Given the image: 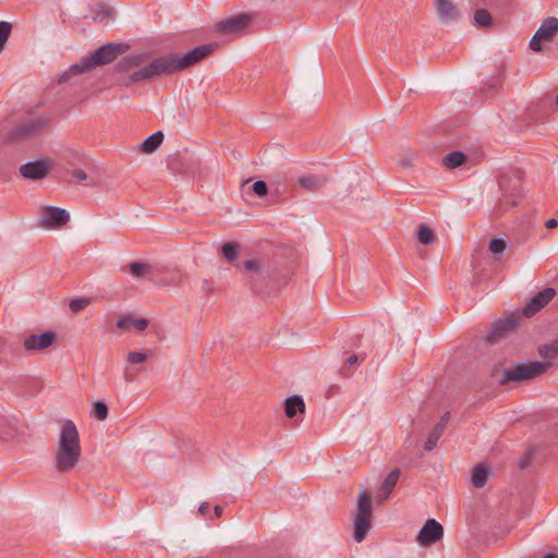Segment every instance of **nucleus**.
I'll list each match as a JSON object with an SVG mask.
<instances>
[{
  "label": "nucleus",
  "mask_w": 558,
  "mask_h": 558,
  "mask_svg": "<svg viewBox=\"0 0 558 558\" xmlns=\"http://www.w3.org/2000/svg\"><path fill=\"white\" fill-rule=\"evenodd\" d=\"M442 434L444 430L435 425L424 444V449L426 451H432L436 447Z\"/></svg>",
  "instance_id": "27"
},
{
  "label": "nucleus",
  "mask_w": 558,
  "mask_h": 558,
  "mask_svg": "<svg viewBox=\"0 0 558 558\" xmlns=\"http://www.w3.org/2000/svg\"><path fill=\"white\" fill-rule=\"evenodd\" d=\"M253 191L256 195H258L259 197H263V196L267 195L268 186H267L266 182L258 180V181L254 182Z\"/></svg>",
  "instance_id": "34"
},
{
  "label": "nucleus",
  "mask_w": 558,
  "mask_h": 558,
  "mask_svg": "<svg viewBox=\"0 0 558 558\" xmlns=\"http://www.w3.org/2000/svg\"><path fill=\"white\" fill-rule=\"evenodd\" d=\"M399 165L403 168H410L413 166V160L411 157H402L400 160H399Z\"/></svg>",
  "instance_id": "39"
},
{
  "label": "nucleus",
  "mask_w": 558,
  "mask_h": 558,
  "mask_svg": "<svg viewBox=\"0 0 558 558\" xmlns=\"http://www.w3.org/2000/svg\"><path fill=\"white\" fill-rule=\"evenodd\" d=\"M450 413L446 412L442 414V416L439 418L438 423L436 424L437 427H440L442 430H445V427L447 423L449 422Z\"/></svg>",
  "instance_id": "38"
},
{
  "label": "nucleus",
  "mask_w": 558,
  "mask_h": 558,
  "mask_svg": "<svg viewBox=\"0 0 558 558\" xmlns=\"http://www.w3.org/2000/svg\"><path fill=\"white\" fill-rule=\"evenodd\" d=\"M92 303L89 298H78L71 300L69 307L73 313H78L86 308Z\"/></svg>",
  "instance_id": "31"
},
{
  "label": "nucleus",
  "mask_w": 558,
  "mask_h": 558,
  "mask_svg": "<svg viewBox=\"0 0 558 558\" xmlns=\"http://www.w3.org/2000/svg\"><path fill=\"white\" fill-rule=\"evenodd\" d=\"M72 177L81 182H84L86 185L92 184L88 174L83 169H74L72 171Z\"/></svg>",
  "instance_id": "35"
},
{
  "label": "nucleus",
  "mask_w": 558,
  "mask_h": 558,
  "mask_svg": "<svg viewBox=\"0 0 558 558\" xmlns=\"http://www.w3.org/2000/svg\"><path fill=\"white\" fill-rule=\"evenodd\" d=\"M298 182L302 189L314 192L327 183V178L323 175H303L298 179Z\"/></svg>",
  "instance_id": "19"
},
{
  "label": "nucleus",
  "mask_w": 558,
  "mask_h": 558,
  "mask_svg": "<svg viewBox=\"0 0 558 558\" xmlns=\"http://www.w3.org/2000/svg\"><path fill=\"white\" fill-rule=\"evenodd\" d=\"M126 360L130 364H141L148 360V355L138 351L129 352Z\"/></svg>",
  "instance_id": "32"
},
{
  "label": "nucleus",
  "mask_w": 558,
  "mask_h": 558,
  "mask_svg": "<svg viewBox=\"0 0 558 558\" xmlns=\"http://www.w3.org/2000/svg\"><path fill=\"white\" fill-rule=\"evenodd\" d=\"M240 245L235 242H227L221 246V253L228 262H235L240 256Z\"/></svg>",
  "instance_id": "24"
},
{
  "label": "nucleus",
  "mask_w": 558,
  "mask_h": 558,
  "mask_svg": "<svg viewBox=\"0 0 558 558\" xmlns=\"http://www.w3.org/2000/svg\"><path fill=\"white\" fill-rule=\"evenodd\" d=\"M506 242L501 239H493L488 245L489 251L495 255L501 254L506 250Z\"/></svg>",
  "instance_id": "33"
},
{
  "label": "nucleus",
  "mask_w": 558,
  "mask_h": 558,
  "mask_svg": "<svg viewBox=\"0 0 558 558\" xmlns=\"http://www.w3.org/2000/svg\"><path fill=\"white\" fill-rule=\"evenodd\" d=\"M504 184H505V179L501 178L500 181H499V186H500L501 190H505Z\"/></svg>",
  "instance_id": "47"
},
{
  "label": "nucleus",
  "mask_w": 558,
  "mask_h": 558,
  "mask_svg": "<svg viewBox=\"0 0 558 558\" xmlns=\"http://www.w3.org/2000/svg\"><path fill=\"white\" fill-rule=\"evenodd\" d=\"M242 271L246 284L252 289L257 281H265L275 276V268L263 258L245 259L242 264Z\"/></svg>",
  "instance_id": "7"
},
{
  "label": "nucleus",
  "mask_w": 558,
  "mask_h": 558,
  "mask_svg": "<svg viewBox=\"0 0 558 558\" xmlns=\"http://www.w3.org/2000/svg\"><path fill=\"white\" fill-rule=\"evenodd\" d=\"M162 141L163 133L161 131H157L142 142L141 149L144 153H154L161 145Z\"/></svg>",
  "instance_id": "20"
},
{
  "label": "nucleus",
  "mask_w": 558,
  "mask_h": 558,
  "mask_svg": "<svg viewBox=\"0 0 558 558\" xmlns=\"http://www.w3.org/2000/svg\"><path fill=\"white\" fill-rule=\"evenodd\" d=\"M51 169L49 161L38 159L29 161L20 167V174L27 180L36 181L45 179Z\"/></svg>",
  "instance_id": "12"
},
{
  "label": "nucleus",
  "mask_w": 558,
  "mask_h": 558,
  "mask_svg": "<svg viewBox=\"0 0 558 558\" xmlns=\"http://www.w3.org/2000/svg\"><path fill=\"white\" fill-rule=\"evenodd\" d=\"M68 73L63 74L61 77H60V82H65L68 80Z\"/></svg>",
  "instance_id": "48"
},
{
  "label": "nucleus",
  "mask_w": 558,
  "mask_h": 558,
  "mask_svg": "<svg viewBox=\"0 0 558 558\" xmlns=\"http://www.w3.org/2000/svg\"><path fill=\"white\" fill-rule=\"evenodd\" d=\"M70 220V214L60 207L48 206L44 208L39 218V226L46 229H58L65 226Z\"/></svg>",
  "instance_id": "9"
},
{
  "label": "nucleus",
  "mask_w": 558,
  "mask_h": 558,
  "mask_svg": "<svg viewBox=\"0 0 558 558\" xmlns=\"http://www.w3.org/2000/svg\"><path fill=\"white\" fill-rule=\"evenodd\" d=\"M526 464H527V461H525V460H520V462H519V466H520L521 469L525 468V466H526Z\"/></svg>",
  "instance_id": "45"
},
{
  "label": "nucleus",
  "mask_w": 558,
  "mask_h": 558,
  "mask_svg": "<svg viewBox=\"0 0 558 558\" xmlns=\"http://www.w3.org/2000/svg\"><path fill=\"white\" fill-rule=\"evenodd\" d=\"M47 122L48 120L44 117H28L16 123V125L4 135V142L13 143L35 136L46 126Z\"/></svg>",
  "instance_id": "6"
},
{
  "label": "nucleus",
  "mask_w": 558,
  "mask_h": 558,
  "mask_svg": "<svg viewBox=\"0 0 558 558\" xmlns=\"http://www.w3.org/2000/svg\"><path fill=\"white\" fill-rule=\"evenodd\" d=\"M488 480V466L480 463L473 468L472 483L475 487H483Z\"/></svg>",
  "instance_id": "21"
},
{
  "label": "nucleus",
  "mask_w": 558,
  "mask_h": 558,
  "mask_svg": "<svg viewBox=\"0 0 558 558\" xmlns=\"http://www.w3.org/2000/svg\"><path fill=\"white\" fill-rule=\"evenodd\" d=\"M558 33V19L555 16H549L543 20L541 26L530 40V49L535 52L543 51L542 43L551 41L556 34Z\"/></svg>",
  "instance_id": "8"
},
{
  "label": "nucleus",
  "mask_w": 558,
  "mask_h": 558,
  "mask_svg": "<svg viewBox=\"0 0 558 558\" xmlns=\"http://www.w3.org/2000/svg\"><path fill=\"white\" fill-rule=\"evenodd\" d=\"M556 295V291L553 288H545L534 295L523 307L522 313L525 317H532L539 312L545 305H547Z\"/></svg>",
  "instance_id": "13"
},
{
  "label": "nucleus",
  "mask_w": 558,
  "mask_h": 558,
  "mask_svg": "<svg viewBox=\"0 0 558 558\" xmlns=\"http://www.w3.org/2000/svg\"><path fill=\"white\" fill-rule=\"evenodd\" d=\"M108 407L104 401H97L94 403L92 415L97 420L104 421L108 417Z\"/></svg>",
  "instance_id": "30"
},
{
  "label": "nucleus",
  "mask_w": 558,
  "mask_h": 558,
  "mask_svg": "<svg viewBox=\"0 0 558 558\" xmlns=\"http://www.w3.org/2000/svg\"><path fill=\"white\" fill-rule=\"evenodd\" d=\"M538 353L546 360H553L558 355V345L555 342L539 347Z\"/></svg>",
  "instance_id": "28"
},
{
  "label": "nucleus",
  "mask_w": 558,
  "mask_h": 558,
  "mask_svg": "<svg viewBox=\"0 0 558 558\" xmlns=\"http://www.w3.org/2000/svg\"><path fill=\"white\" fill-rule=\"evenodd\" d=\"M305 403L302 397L292 396L284 400V414L289 418H293L298 413H304Z\"/></svg>",
  "instance_id": "18"
},
{
  "label": "nucleus",
  "mask_w": 558,
  "mask_h": 558,
  "mask_svg": "<svg viewBox=\"0 0 558 558\" xmlns=\"http://www.w3.org/2000/svg\"><path fill=\"white\" fill-rule=\"evenodd\" d=\"M132 326L131 316H122L117 320V327L122 330H128Z\"/></svg>",
  "instance_id": "36"
},
{
  "label": "nucleus",
  "mask_w": 558,
  "mask_h": 558,
  "mask_svg": "<svg viewBox=\"0 0 558 558\" xmlns=\"http://www.w3.org/2000/svg\"><path fill=\"white\" fill-rule=\"evenodd\" d=\"M82 453L80 435L75 424L68 420L61 427L54 453V468L60 473L73 470Z\"/></svg>",
  "instance_id": "2"
},
{
  "label": "nucleus",
  "mask_w": 558,
  "mask_h": 558,
  "mask_svg": "<svg viewBox=\"0 0 558 558\" xmlns=\"http://www.w3.org/2000/svg\"><path fill=\"white\" fill-rule=\"evenodd\" d=\"M545 226L546 228L548 229H553V228H556L558 226V221L554 218L551 219H548L546 222H545Z\"/></svg>",
  "instance_id": "43"
},
{
  "label": "nucleus",
  "mask_w": 558,
  "mask_h": 558,
  "mask_svg": "<svg viewBox=\"0 0 558 558\" xmlns=\"http://www.w3.org/2000/svg\"><path fill=\"white\" fill-rule=\"evenodd\" d=\"M474 24L484 28L493 26V17L486 9H477L474 12Z\"/></svg>",
  "instance_id": "23"
},
{
  "label": "nucleus",
  "mask_w": 558,
  "mask_h": 558,
  "mask_svg": "<svg viewBox=\"0 0 558 558\" xmlns=\"http://www.w3.org/2000/svg\"><path fill=\"white\" fill-rule=\"evenodd\" d=\"M417 240L424 245L433 244L435 241L433 230L425 225H421L417 230Z\"/></svg>",
  "instance_id": "25"
},
{
  "label": "nucleus",
  "mask_w": 558,
  "mask_h": 558,
  "mask_svg": "<svg viewBox=\"0 0 558 558\" xmlns=\"http://www.w3.org/2000/svg\"><path fill=\"white\" fill-rule=\"evenodd\" d=\"M208 510H209V504L207 501H204L201 504L199 508H198V512L203 515V517H206L207 513H208Z\"/></svg>",
  "instance_id": "40"
},
{
  "label": "nucleus",
  "mask_w": 558,
  "mask_h": 558,
  "mask_svg": "<svg viewBox=\"0 0 558 558\" xmlns=\"http://www.w3.org/2000/svg\"><path fill=\"white\" fill-rule=\"evenodd\" d=\"M214 512L216 518H220L222 515L223 509L220 506H216L214 508Z\"/></svg>",
  "instance_id": "44"
},
{
  "label": "nucleus",
  "mask_w": 558,
  "mask_h": 558,
  "mask_svg": "<svg viewBox=\"0 0 558 558\" xmlns=\"http://www.w3.org/2000/svg\"><path fill=\"white\" fill-rule=\"evenodd\" d=\"M400 477V470H392L384 480L383 484L378 488V501H384L389 498L392 489L397 485Z\"/></svg>",
  "instance_id": "17"
},
{
  "label": "nucleus",
  "mask_w": 558,
  "mask_h": 558,
  "mask_svg": "<svg viewBox=\"0 0 558 558\" xmlns=\"http://www.w3.org/2000/svg\"><path fill=\"white\" fill-rule=\"evenodd\" d=\"M444 535L442 525L435 519H428L420 530L416 541L422 546H428L438 542Z\"/></svg>",
  "instance_id": "11"
},
{
  "label": "nucleus",
  "mask_w": 558,
  "mask_h": 558,
  "mask_svg": "<svg viewBox=\"0 0 558 558\" xmlns=\"http://www.w3.org/2000/svg\"><path fill=\"white\" fill-rule=\"evenodd\" d=\"M518 325V317L514 315L505 316L492 326L489 332L486 333L485 339L488 342H496L504 338L508 332L513 331Z\"/></svg>",
  "instance_id": "10"
},
{
  "label": "nucleus",
  "mask_w": 558,
  "mask_h": 558,
  "mask_svg": "<svg viewBox=\"0 0 558 558\" xmlns=\"http://www.w3.org/2000/svg\"><path fill=\"white\" fill-rule=\"evenodd\" d=\"M132 326L138 331H144L148 326V320L146 318L132 319Z\"/></svg>",
  "instance_id": "37"
},
{
  "label": "nucleus",
  "mask_w": 558,
  "mask_h": 558,
  "mask_svg": "<svg viewBox=\"0 0 558 558\" xmlns=\"http://www.w3.org/2000/svg\"><path fill=\"white\" fill-rule=\"evenodd\" d=\"M128 49L124 44L109 43L93 53L83 57L78 63L73 64L69 69V74H80L87 72L96 66L106 65L113 62L119 56L123 54Z\"/></svg>",
  "instance_id": "3"
},
{
  "label": "nucleus",
  "mask_w": 558,
  "mask_h": 558,
  "mask_svg": "<svg viewBox=\"0 0 558 558\" xmlns=\"http://www.w3.org/2000/svg\"><path fill=\"white\" fill-rule=\"evenodd\" d=\"M518 202L515 199H511V206H517Z\"/></svg>",
  "instance_id": "49"
},
{
  "label": "nucleus",
  "mask_w": 558,
  "mask_h": 558,
  "mask_svg": "<svg viewBox=\"0 0 558 558\" xmlns=\"http://www.w3.org/2000/svg\"><path fill=\"white\" fill-rule=\"evenodd\" d=\"M437 16L442 23L449 24L458 22L461 13L451 0H435Z\"/></svg>",
  "instance_id": "16"
},
{
  "label": "nucleus",
  "mask_w": 558,
  "mask_h": 558,
  "mask_svg": "<svg viewBox=\"0 0 558 558\" xmlns=\"http://www.w3.org/2000/svg\"><path fill=\"white\" fill-rule=\"evenodd\" d=\"M217 48L218 45L215 43L201 45L185 53H169L155 58L145 65H142L145 59L144 54H132L123 58L119 63V68L126 71L133 70L129 76V81L124 83L128 86L130 84L151 80L156 76L173 74L185 70L205 59Z\"/></svg>",
  "instance_id": "1"
},
{
  "label": "nucleus",
  "mask_w": 558,
  "mask_h": 558,
  "mask_svg": "<svg viewBox=\"0 0 558 558\" xmlns=\"http://www.w3.org/2000/svg\"><path fill=\"white\" fill-rule=\"evenodd\" d=\"M56 341V335L52 331H44L41 335H31L24 340V349L27 352L43 351Z\"/></svg>",
  "instance_id": "15"
},
{
  "label": "nucleus",
  "mask_w": 558,
  "mask_h": 558,
  "mask_svg": "<svg viewBox=\"0 0 558 558\" xmlns=\"http://www.w3.org/2000/svg\"><path fill=\"white\" fill-rule=\"evenodd\" d=\"M372 497L366 490L357 496L356 513L353 519V539L362 543L372 529Z\"/></svg>",
  "instance_id": "4"
},
{
  "label": "nucleus",
  "mask_w": 558,
  "mask_h": 558,
  "mask_svg": "<svg viewBox=\"0 0 558 558\" xmlns=\"http://www.w3.org/2000/svg\"><path fill=\"white\" fill-rule=\"evenodd\" d=\"M130 272L134 278L145 277L150 272L151 267L146 263L133 262L129 266Z\"/></svg>",
  "instance_id": "26"
},
{
  "label": "nucleus",
  "mask_w": 558,
  "mask_h": 558,
  "mask_svg": "<svg viewBox=\"0 0 558 558\" xmlns=\"http://www.w3.org/2000/svg\"><path fill=\"white\" fill-rule=\"evenodd\" d=\"M359 359H360V357H359V355H356V354H351V355L345 360V363H347L348 365H354V364H356V363H357Z\"/></svg>",
  "instance_id": "41"
},
{
  "label": "nucleus",
  "mask_w": 558,
  "mask_h": 558,
  "mask_svg": "<svg viewBox=\"0 0 558 558\" xmlns=\"http://www.w3.org/2000/svg\"><path fill=\"white\" fill-rule=\"evenodd\" d=\"M550 362H531L529 364H515L504 371L502 383L522 381L532 379L544 374L549 367Z\"/></svg>",
  "instance_id": "5"
},
{
  "label": "nucleus",
  "mask_w": 558,
  "mask_h": 558,
  "mask_svg": "<svg viewBox=\"0 0 558 558\" xmlns=\"http://www.w3.org/2000/svg\"><path fill=\"white\" fill-rule=\"evenodd\" d=\"M252 21V16L246 13H240L234 16H231L227 20H223L215 26L217 32L227 33V34H235L243 31L245 27L250 25Z\"/></svg>",
  "instance_id": "14"
},
{
  "label": "nucleus",
  "mask_w": 558,
  "mask_h": 558,
  "mask_svg": "<svg viewBox=\"0 0 558 558\" xmlns=\"http://www.w3.org/2000/svg\"><path fill=\"white\" fill-rule=\"evenodd\" d=\"M202 290L206 293L211 292V290H213L211 283L208 280H204L202 283Z\"/></svg>",
  "instance_id": "42"
},
{
  "label": "nucleus",
  "mask_w": 558,
  "mask_h": 558,
  "mask_svg": "<svg viewBox=\"0 0 558 558\" xmlns=\"http://www.w3.org/2000/svg\"><path fill=\"white\" fill-rule=\"evenodd\" d=\"M11 32H12V25L9 22L1 21L0 22V52L4 48V45L11 35Z\"/></svg>",
  "instance_id": "29"
},
{
  "label": "nucleus",
  "mask_w": 558,
  "mask_h": 558,
  "mask_svg": "<svg viewBox=\"0 0 558 558\" xmlns=\"http://www.w3.org/2000/svg\"><path fill=\"white\" fill-rule=\"evenodd\" d=\"M542 558H558L555 554H546Z\"/></svg>",
  "instance_id": "46"
},
{
  "label": "nucleus",
  "mask_w": 558,
  "mask_h": 558,
  "mask_svg": "<svg viewBox=\"0 0 558 558\" xmlns=\"http://www.w3.org/2000/svg\"><path fill=\"white\" fill-rule=\"evenodd\" d=\"M466 160V156L461 151H451L444 157L442 163L446 168L456 169L463 165Z\"/></svg>",
  "instance_id": "22"
}]
</instances>
